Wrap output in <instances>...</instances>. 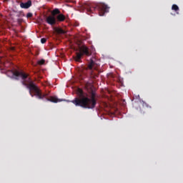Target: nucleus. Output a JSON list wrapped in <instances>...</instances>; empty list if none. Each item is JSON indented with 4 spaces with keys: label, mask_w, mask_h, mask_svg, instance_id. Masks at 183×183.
<instances>
[{
    "label": "nucleus",
    "mask_w": 183,
    "mask_h": 183,
    "mask_svg": "<svg viewBox=\"0 0 183 183\" xmlns=\"http://www.w3.org/2000/svg\"><path fill=\"white\" fill-rule=\"evenodd\" d=\"M7 75L11 78H14V79H19L21 78L22 85L29 89V94L31 97H34V94H32L33 92L38 99H44V98H45L46 101H49L50 102H59V99H58L56 97H50V98H47L49 94L42 93L39 88H38V86L34 84V81H32L31 77H29V74L24 71H14V70H9L7 71Z\"/></svg>",
    "instance_id": "nucleus-1"
},
{
    "label": "nucleus",
    "mask_w": 183,
    "mask_h": 183,
    "mask_svg": "<svg viewBox=\"0 0 183 183\" xmlns=\"http://www.w3.org/2000/svg\"><path fill=\"white\" fill-rule=\"evenodd\" d=\"M76 94L78 97L71 101L75 107H81L84 109H94L97 107V94L92 92L90 97L85 96V93L81 89H77Z\"/></svg>",
    "instance_id": "nucleus-2"
},
{
    "label": "nucleus",
    "mask_w": 183,
    "mask_h": 183,
    "mask_svg": "<svg viewBox=\"0 0 183 183\" xmlns=\"http://www.w3.org/2000/svg\"><path fill=\"white\" fill-rule=\"evenodd\" d=\"M82 8L84 9H86L87 14H92L94 11H96V9H97L100 16H104V15L107 14V12H109V7H108L107 4L103 3L92 4L91 3L87 2L84 3L82 5Z\"/></svg>",
    "instance_id": "nucleus-3"
},
{
    "label": "nucleus",
    "mask_w": 183,
    "mask_h": 183,
    "mask_svg": "<svg viewBox=\"0 0 183 183\" xmlns=\"http://www.w3.org/2000/svg\"><path fill=\"white\" fill-rule=\"evenodd\" d=\"M84 55H86V56H91L92 55L89 48L85 45L79 47V52H76V56H74V61L76 62H81V59Z\"/></svg>",
    "instance_id": "nucleus-4"
},
{
    "label": "nucleus",
    "mask_w": 183,
    "mask_h": 183,
    "mask_svg": "<svg viewBox=\"0 0 183 183\" xmlns=\"http://www.w3.org/2000/svg\"><path fill=\"white\" fill-rule=\"evenodd\" d=\"M51 15H53V16H56V20L57 21V22H64V21H65V19H66V17H65V15L61 14V11H59L58 9H54L51 11Z\"/></svg>",
    "instance_id": "nucleus-5"
},
{
    "label": "nucleus",
    "mask_w": 183,
    "mask_h": 183,
    "mask_svg": "<svg viewBox=\"0 0 183 183\" xmlns=\"http://www.w3.org/2000/svg\"><path fill=\"white\" fill-rule=\"evenodd\" d=\"M89 69H97L98 68V60L97 59V57L95 56H93L90 59V63L88 65Z\"/></svg>",
    "instance_id": "nucleus-6"
},
{
    "label": "nucleus",
    "mask_w": 183,
    "mask_h": 183,
    "mask_svg": "<svg viewBox=\"0 0 183 183\" xmlns=\"http://www.w3.org/2000/svg\"><path fill=\"white\" fill-rule=\"evenodd\" d=\"M46 22H47L49 25L54 26L55 24H56V19L54 15L49 16L46 19Z\"/></svg>",
    "instance_id": "nucleus-7"
},
{
    "label": "nucleus",
    "mask_w": 183,
    "mask_h": 183,
    "mask_svg": "<svg viewBox=\"0 0 183 183\" xmlns=\"http://www.w3.org/2000/svg\"><path fill=\"white\" fill-rule=\"evenodd\" d=\"M20 6L23 9H28V8H30V6H32V1L31 0H29L26 3L21 2L20 3Z\"/></svg>",
    "instance_id": "nucleus-8"
},
{
    "label": "nucleus",
    "mask_w": 183,
    "mask_h": 183,
    "mask_svg": "<svg viewBox=\"0 0 183 183\" xmlns=\"http://www.w3.org/2000/svg\"><path fill=\"white\" fill-rule=\"evenodd\" d=\"M172 11H174V12H176L177 14H179V7L177 4H173L172 6Z\"/></svg>",
    "instance_id": "nucleus-9"
},
{
    "label": "nucleus",
    "mask_w": 183,
    "mask_h": 183,
    "mask_svg": "<svg viewBox=\"0 0 183 183\" xmlns=\"http://www.w3.org/2000/svg\"><path fill=\"white\" fill-rule=\"evenodd\" d=\"M37 65H39V66H42V65H45V59H41L40 60H38Z\"/></svg>",
    "instance_id": "nucleus-10"
},
{
    "label": "nucleus",
    "mask_w": 183,
    "mask_h": 183,
    "mask_svg": "<svg viewBox=\"0 0 183 183\" xmlns=\"http://www.w3.org/2000/svg\"><path fill=\"white\" fill-rule=\"evenodd\" d=\"M56 32L57 34H66V31L62 29H57Z\"/></svg>",
    "instance_id": "nucleus-11"
},
{
    "label": "nucleus",
    "mask_w": 183,
    "mask_h": 183,
    "mask_svg": "<svg viewBox=\"0 0 183 183\" xmlns=\"http://www.w3.org/2000/svg\"><path fill=\"white\" fill-rule=\"evenodd\" d=\"M79 72L78 76H82V74H84V70H77Z\"/></svg>",
    "instance_id": "nucleus-12"
},
{
    "label": "nucleus",
    "mask_w": 183,
    "mask_h": 183,
    "mask_svg": "<svg viewBox=\"0 0 183 183\" xmlns=\"http://www.w3.org/2000/svg\"><path fill=\"white\" fill-rule=\"evenodd\" d=\"M32 16H33L32 13H28V14H26V18H32Z\"/></svg>",
    "instance_id": "nucleus-13"
},
{
    "label": "nucleus",
    "mask_w": 183,
    "mask_h": 183,
    "mask_svg": "<svg viewBox=\"0 0 183 183\" xmlns=\"http://www.w3.org/2000/svg\"><path fill=\"white\" fill-rule=\"evenodd\" d=\"M41 44H45L46 42V38L41 39Z\"/></svg>",
    "instance_id": "nucleus-14"
},
{
    "label": "nucleus",
    "mask_w": 183,
    "mask_h": 183,
    "mask_svg": "<svg viewBox=\"0 0 183 183\" xmlns=\"http://www.w3.org/2000/svg\"><path fill=\"white\" fill-rule=\"evenodd\" d=\"M90 74H92V71H90Z\"/></svg>",
    "instance_id": "nucleus-15"
}]
</instances>
